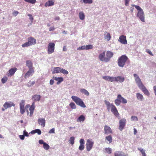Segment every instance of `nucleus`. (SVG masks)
Here are the masks:
<instances>
[{
	"mask_svg": "<svg viewBox=\"0 0 156 156\" xmlns=\"http://www.w3.org/2000/svg\"><path fill=\"white\" fill-rule=\"evenodd\" d=\"M135 77V80L139 87L142 91L144 94L148 96L150 95V93L145 87L143 85L140 79L137 75L136 74H133Z\"/></svg>",
	"mask_w": 156,
	"mask_h": 156,
	"instance_id": "nucleus-1",
	"label": "nucleus"
},
{
	"mask_svg": "<svg viewBox=\"0 0 156 156\" xmlns=\"http://www.w3.org/2000/svg\"><path fill=\"white\" fill-rule=\"evenodd\" d=\"M132 6L134 7L138 10L136 16L142 22H144V14L143 10L139 6L132 5Z\"/></svg>",
	"mask_w": 156,
	"mask_h": 156,
	"instance_id": "nucleus-2",
	"label": "nucleus"
},
{
	"mask_svg": "<svg viewBox=\"0 0 156 156\" xmlns=\"http://www.w3.org/2000/svg\"><path fill=\"white\" fill-rule=\"evenodd\" d=\"M128 59V58L125 55H122L118 59V65L120 67H123Z\"/></svg>",
	"mask_w": 156,
	"mask_h": 156,
	"instance_id": "nucleus-3",
	"label": "nucleus"
},
{
	"mask_svg": "<svg viewBox=\"0 0 156 156\" xmlns=\"http://www.w3.org/2000/svg\"><path fill=\"white\" fill-rule=\"evenodd\" d=\"M71 98L73 101L78 105H79L83 108L86 107V105L84 104L82 100L79 98L75 96H72Z\"/></svg>",
	"mask_w": 156,
	"mask_h": 156,
	"instance_id": "nucleus-4",
	"label": "nucleus"
},
{
	"mask_svg": "<svg viewBox=\"0 0 156 156\" xmlns=\"http://www.w3.org/2000/svg\"><path fill=\"white\" fill-rule=\"evenodd\" d=\"M127 102V100L119 94L118 95L117 98L115 101V104L117 106L119 105L121 103L125 104Z\"/></svg>",
	"mask_w": 156,
	"mask_h": 156,
	"instance_id": "nucleus-5",
	"label": "nucleus"
},
{
	"mask_svg": "<svg viewBox=\"0 0 156 156\" xmlns=\"http://www.w3.org/2000/svg\"><path fill=\"white\" fill-rule=\"evenodd\" d=\"M36 43V39L33 37H30L28 38V41L22 45L23 48L28 47L30 46L33 45Z\"/></svg>",
	"mask_w": 156,
	"mask_h": 156,
	"instance_id": "nucleus-6",
	"label": "nucleus"
},
{
	"mask_svg": "<svg viewBox=\"0 0 156 156\" xmlns=\"http://www.w3.org/2000/svg\"><path fill=\"white\" fill-rule=\"evenodd\" d=\"M55 44L54 43L51 42L49 43L48 47V53L51 54L54 52Z\"/></svg>",
	"mask_w": 156,
	"mask_h": 156,
	"instance_id": "nucleus-7",
	"label": "nucleus"
},
{
	"mask_svg": "<svg viewBox=\"0 0 156 156\" xmlns=\"http://www.w3.org/2000/svg\"><path fill=\"white\" fill-rule=\"evenodd\" d=\"M94 144V142L92 141L91 140L88 139L87 140L86 148L87 151H90L92 149Z\"/></svg>",
	"mask_w": 156,
	"mask_h": 156,
	"instance_id": "nucleus-8",
	"label": "nucleus"
},
{
	"mask_svg": "<svg viewBox=\"0 0 156 156\" xmlns=\"http://www.w3.org/2000/svg\"><path fill=\"white\" fill-rule=\"evenodd\" d=\"M15 104L11 101L6 102L4 104V108H2V111H4L5 109H7V108H10L12 106H15Z\"/></svg>",
	"mask_w": 156,
	"mask_h": 156,
	"instance_id": "nucleus-9",
	"label": "nucleus"
},
{
	"mask_svg": "<svg viewBox=\"0 0 156 156\" xmlns=\"http://www.w3.org/2000/svg\"><path fill=\"white\" fill-rule=\"evenodd\" d=\"M126 123V120L125 119H121L119 121V129L122 131L124 128Z\"/></svg>",
	"mask_w": 156,
	"mask_h": 156,
	"instance_id": "nucleus-10",
	"label": "nucleus"
},
{
	"mask_svg": "<svg viewBox=\"0 0 156 156\" xmlns=\"http://www.w3.org/2000/svg\"><path fill=\"white\" fill-rule=\"evenodd\" d=\"M111 112L115 116L118 117L119 116V114L116 107L112 104H111Z\"/></svg>",
	"mask_w": 156,
	"mask_h": 156,
	"instance_id": "nucleus-11",
	"label": "nucleus"
},
{
	"mask_svg": "<svg viewBox=\"0 0 156 156\" xmlns=\"http://www.w3.org/2000/svg\"><path fill=\"white\" fill-rule=\"evenodd\" d=\"M29 108V110L30 111V115H32L34 113V111L35 109V103L33 102L32 103L31 105L30 106V105L28 104L26 105V108H29Z\"/></svg>",
	"mask_w": 156,
	"mask_h": 156,
	"instance_id": "nucleus-12",
	"label": "nucleus"
},
{
	"mask_svg": "<svg viewBox=\"0 0 156 156\" xmlns=\"http://www.w3.org/2000/svg\"><path fill=\"white\" fill-rule=\"evenodd\" d=\"M113 53L111 51H107L106 53V57L105 60L107 62H109L111 58L113 57Z\"/></svg>",
	"mask_w": 156,
	"mask_h": 156,
	"instance_id": "nucleus-13",
	"label": "nucleus"
},
{
	"mask_svg": "<svg viewBox=\"0 0 156 156\" xmlns=\"http://www.w3.org/2000/svg\"><path fill=\"white\" fill-rule=\"evenodd\" d=\"M17 70V69L16 67L12 68L10 69L9 71V73L7 74V76H13L14 75Z\"/></svg>",
	"mask_w": 156,
	"mask_h": 156,
	"instance_id": "nucleus-14",
	"label": "nucleus"
},
{
	"mask_svg": "<svg viewBox=\"0 0 156 156\" xmlns=\"http://www.w3.org/2000/svg\"><path fill=\"white\" fill-rule=\"evenodd\" d=\"M119 41L122 44H125L127 43L126 37L124 35L121 36L119 38Z\"/></svg>",
	"mask_w": 156,
	"mask_h": 156,
	"instance_id": "nucleus-15",
	"label": "nucleus"
},
{
	"mask_svg": "<svg viewBox=\"0 0 156 156\" xmlns=\"http://www.w3.org/2000/svg\"><path fill=\"white\" fill-rule=\"evenodd\" d=\"M105 134H108L112 133V131L110 127L107 125H105L104 127Z\"/></svg>",
	"mask_w": 156,
	"mask_h": 156,
	"instance_id": "nucleus-16",
	"label": "nucleus"
},
{
	"mask_svg": "<svg viewBox=\"0 0 156 156\" xmlns=\"http://www.w3.org/2000/svg\"><path fill=\"white\" fill-rule=\"evenodd\" d=\"M34 69H30L25 74V78H27L30 76H32L34 73Z\"/></svg>",
	"mask_w": 156,
	"mask_h": 156,
	"instance_id": "nucleus-17",
	"label": "nucleus"
},
{
	"mask_svg": "<svg viewBox=\"0 0 156 156\" xmlns=\"http://www.w3.org/2000/svg\"><path fill=\"white\" fill-rule=\"evenodd\" d=\"M105 51H104L102 53L100 54L98 58L99 59L102 61L107 62L105 60L106 57H105Z\"/></svg>",
	"mask_w": 156,
	"mask_h": 156,
	"instance_id": "nucleus-18",
	"label": "nucleus"
},
{
	"mask_svg": "<svg viewBox=\"0 0 156 156\" xmlns=\"http://www.w3.org/2000/svg\"><path fill=\"white\" fill-rule=\"evenodd\" d=\"M38 123L40 125L44 127L45 126V120L44 118H40L38 119Z\"/></svg>",
	"mask_w": 156,
	"mask_h": 156,
	"instance_id": "nucleus-19",
	"label": "nucleus"
},
{
	"mask_svg": "<svg viewBox=\"0 0 156 156\" xmlns=\"http://www.w3.org/2000/svg\"><path fill=\"white\" fill-rule=\"evenodd\" d=\"M114 156H128L127 154L121 151H117L114 153Z\"/></svg>",
	"mask_w": 156,
	"mask_h": 156,
	"instance_id": "nucleus-20",
	"label": "nucleus"
},
{
	"mask_svg": "<svg viewBox=\"0 0 156 156\" xmlns=\"http://www.w3.org/2000/svg\"><path fill=\"white\" fill-rule=\"evenodd\" d=\"M41 96L40 95L36 94L33 96L32 99L34 101L36 102L40 101Z\"/></svg>",
	"mask_w": 156,
	"mask_h": 156,
	"instance_id": "nucleus-21",
	"label": "nucleus"
},
{
	"mask_svg": "<svg viewBox=\"0 0 156 156\" xmlns=\"http://www.w3.org/2000/svg\"><path fill=\"white\" fill-rule=\"evenodd\" d=\"M53 79L56 80L57 81V84H60L61 82L63 81V79L62 77H53Z\"/></svg>",
	"mask_w": 156,
	"mask_h": 156,
	"instance_id": "nucleus-22",
	"label": "nucleus"
},
{
	"mask_svg": "<svg viewBox=\"0 0 156 156\" xmlns=\"http://www.w3.org/2000/svg\"><path fill=\"white\" fill-rule=\"evenodd\" d=\"M55 0H48L47 2L45 3V6H50L54 5Z\"/></svg>",
	"mask_w": 156,
	"mask_h": 156,
	"instance_id": "nucleus-23",
	"label": "nucleus"
},
{
	"mask_svg": "<svg viewBox=\"0 0 156 156\" xmlns=\"http://www.w3.org/2000/svg\"><path fill=\"white\" fill-rule=\"evenodd\" d=\"M115 82H119L120 83L123 82L125 80L124 77L120 76L115 77Z\"/></svg>",
	"mask_w": 156,
	"mask_h": 156,
	"instance_id": "nucleus-24",
	"label": "nucleus"
},
{
	"mask_svg": "<svg viewBox=\"0 0 156 156\" xmlns=\"http://www.w3.org/2000/svg\"><path fill=\"white\" fill-rule=\"evenodd\" d=\"M27 66L29 69H33V64L31 61L30 60H27L26 62Z\"/></svg>",
	"mask_w": 156,
	"mask_h": 156,
	"instance_id": "nucleus-25",
	"label": "nucleus"
},
{
	"mask_svg": "<svg viewBox=\"0 0 156 156\" xmlns=\"http://www.w3.org/2000/svg\"><path fill=\"white\" fill-rule=\"evenodd\" d=\"M61 68L60 67H56L54 68L53 71L52 72L53 74L57 73H61Z\"/></svg>",
	"mask_w": 156,
	"mask_h": 156,
	"instance_id": "nucleus-26",
	"label": "nucleus"
},
{
	"mask_svg": "<svg viewBox=\"0 0 156 156\" xmlns=\"http://www.w3.org/2000/svg\"><path fill=\"white\" fill-rule=\"evenodd\" d=\"M85 117L83 115H81L78 118L76 121L77 122H83L85 120Z\"/></svg>",
	"mask_w": 156,
	"mask_h": 156,
	"instance_id": "nucleus-27",
	"label": "nucleus"
},
{
	"mask_svg": "<svg viewBox=\"0 0 156 156\" xmlns=\"http://www.w3.org/2000/svg\"><path fill=\"white\" fill-rule=\"evenodd\" d=\"M105 33L106 34V35L105 37V39H106L107 41H109L111 37L110 33L107 32H105Z\"/></svg>",
	"mask_w": 156,
	"mask_h": 156,
	"instance_id": "nucleus-28",
	"label": "nucleus"
},
{
	"mask_svg": "<svg viewBox=\"0 0 156 156\" xmlns=\"http://www.w3.org/2000/svg\"><path fill=\"white\" fill-rule=\"evenodd\" d=\"M136 96L138 100L140 101H142L144 99V97L142 94L139 93L136 94Z\"/></svg>",
	"mask_w": 156,
	"mask_h": 156,
	"instance_id": "nucleus-29",
	"label": "nucleus"
},
{
	"mask_svg": "<svg viewBox=\"0 0 156 156\" xmlns=\"http://www.w3.org/2000/svg\"><path fill=\"white\" fill-rule=\"evenodd\" d=\"M79 17L80 19L81 20H84L85 16L84 13L82 12H79Z\"/></svg>",
	"mask_w": 156,
	"mask_h": 156,
	"instance_id": "nucleus-30",
	"label": "nucleus"
},
{
	"mask_svg": "<svg viewBox=\"0 0 156 156\" xmlns=\"http://www.w3.org/2000/svg\"><path fill=\"white\" fill-rule=\"evenodd\" d=\"M36 133H37L38 135H40L41 132L40 130L38 129H36L31 131V133L32 134H34Z\"/></svg>",
	"mask_w": 156,
	"mask_h": 156,
	"instance_id": "nucleus-31",
	"label": "nucleus"
},
{
	"mask_svg": "<svg viewBox=\"0 0 156 156\" xmlns=\"http://www.w3.org/2000/svg\"><path fill=\"white\" fill-rule=\"evenodd\" d=\"M80 91L81 93H83L87 96H88L89 95V92L85 89H81Z\"/></svg>",
	"mask_w": 156,
	"mask_h": 156,
	"instance_id": "nucleus-32",
	"label": "nucleus"
},
{
	"mask_svg": "<svg viewBox=\"0 0 156 156\" xmlns=\"http://www.w3.org/2000/svg\"><path fill=\"white\" fill-rule=\"evenodd\" d=\"M106 139L108 140L109 143H111L112 142V137L111 135H109L105 137Z\"/></svg>",
	"mask_w": 156,
	"mask_h": 156,
	"instance_id": "nucleus-33",
	"label": "nucleus"
},
{
	"mask_svg": "<svg viewBox=\"0 0 156 156\" xmlns=\"http://www.w3.org/2000/svg\"><path fill=\"white\" fill-rule=\"evenodd\" d=\"M75 138L73 136H72L70 137L69 141L72 145H73L74 143Z\"/></svg>",
	"mask_w": 156,
	"mask_h": 156,
	"instance_id": "nucleus-34",
	"label": "nucleus"
},
{
	"mask_svg": "<svg viewBox=\"0 0 156 156\" xmlns=\"http://www.w3.org/2000/svg\"><path fill=\"white\" fill-rule=\"evenodd\" d=\"M69 106L72 109H75L76 108V105L73 102H71L69 104Z\"/></svg>",
	"mask_w": 156,
	"mask_h": 156,
	"instance_id": "nucleus-35",
	"label": "nucleus"
},
{
	"mask_svg": "<svg viewBox=\"0 0 156 156\" xmlns=\"http://www.w3.org/2000/svg\"><path fill=\"white\" fill-rule=\"evenodd\" d=\"M105 102L107 107V109L109 110L110 108L111 107V104H110V103L109 101L106 100L105 101Z\"/></svg>",
	"mask_w": 156,
	"mask_h": 156,
	"instance_id": "nucleus-36",
	"label": "nucleus"
},
{
	"mask_svg": "<svg viewBox=\"0 0 156 156\" xmlns=\"http://www.w3.org/2000/svg\"><path fill=\"white\" fill-rule=\"evenodd\" d=\"M105 150L106 151V152L108 154H110L112 153V150L110 148H105Z\"/></svg>",
	"mask_w": 156,
	"mask_h": 156,
	"instance_id": "nucleus-37",
	"label": "nucleus"
},
{
	"mask_svg": "<svg viewBox=\"0 0 156 156\" xmlns=\"http://www.w3.org/2000/svg\"><path fill=\"white\" fill-rule=\"evenodd\" d=\"M8 80V78L6 76H4L1 80L2 83H5Z\"/></svg>",
	"mask_w": 156,
	"mask_h": 156,
	"instance_id": "nucleus-38",
	"label": "nucleus"
},
{
	"mask_svg": "<svg viewBox=\"0 0 156 156\" xmlns=\"http://www.w3.org/2000/svg\"><path fill=\"white\" fill-rule=\"evenodd\" d=\"M26 2L32 4H35L36 2V0H24Z\"/></svg>",
	"mask_w": 156,
	"mask_h": 156,
	"instance_id": "nucleus-39",
	"label": "nucleus"
},
{
	"mask_svg": "<svg viewBox=\"0 0 156 156\" xmlns=\"http://www.w3.org/2000/svg\"><path fill=\"white\" fill-rule=\"evenodd\" d=\"M61 73L65 75H67L68 74V72L67 71L63 68H61Z\"/></svg>",
	"mask_w": 156,
	"mask_h": 156,
	"instance_id": "nucleus-40",
	"label": "nucleus"
},
{
	"mask_svg": "<svg viewBox=\"0 0 156 156\" xmlns=\"http://www.w3.org/2000/svg\"><path fill=\"white\" fill-rule=\"evenodd\" d=\"M25 101L22 100L20 103V107H24Z\"/></svg>",
	"mask_w": 156,
	"mask_h": 156,
	"instance_id": "nucleus-41",
	"label": "nucleus"
},
{
	"mask_svg": "<svg viewBox=\"0 0 156 156\" xmlns=\"http://www.w3.org/2000/svg\"><path fill=\"white\" fill-rule=\"evenodd\" d=\"M43 147L46 150H48L50 147L49 145L45 143H44L43 145Z\"/></svg>",
	"mask_w": 156,
	"mask_h": 156,
	"instance_id": "nucleus-42",
	"label": "nucleus"
},
{
	"mask_svg": "<svg viewBox=\"0 0 156 156\" xmlns=\"http://www.w3.org/2000/svg\"><path fill=\"white\" fill-rule=\"evenodd\" d=\"M20 113L23 114L25 112L24 107H20Z\"/></svg>",
	"mask_w": 156,
	"mask_h": 156,
	"instance_id": "nucleus-43",
	"label": "nucleus"
},
{
	"mask_svg": "<svg viewBox=\"0 0 156 156\" xmlns=\"http://www.w3.org/2000/svg\"><path fill=\"white\" fill-rule=\"evenodd\" d=\"M85 49L89 50L90 49H91L93 48V46L92 45H88L85 46Z\"/></svg>",
	"mask_w": 156,
	"mask_h": 156,
	"instance_id": "nucleus-44",
	"label": "nucleus"
},
{
	"mask_svg": "<svg viewBox=\"0 0 156 156\" xmlns=\"http://www.w3.org/2000/svg\"><path fill=\"white\" fill-rule=\"evenodd\" d=\"M109 81L111 82H115V77L110 76Z\"/></svg>",
	"mask_w": 156,
	"mask_h": 156,
	"instance_id": "nucleus-45",
	"label": "nucleus"
},
{
	"mask_svg": "<svg viewBox=\"0 0 156 156\" xmlns=\"http://www.w3.org/2000/svg\"><path fill=\"white\" fill-rule=\"evenodd\" d=\"M131 120L132 121H137L138 120L137 117L135 116H132L131 117Z\"/></svg>",
	"mask_w": 156,
	"mask_h": 156,
	"instance_id": "nucleus-46",
	"label": "nucleus"
},
{
	"mask_svg": "<svg viewBox=\"0 0 156 156\" xmlns=\"http://www.w3.org/2000/svg\"><path fill=\"white\" fill-rule=\"evenodd\" d=\"M138 150L140 151L142 155L146 154L145 151L143 149L141 148H138Z\"/></svg>",
	"mask_w": 156,
	"mask_h": 156,
	"instance_id": "nucleus-47",
	"label": "nucleus"
},
{
	"mask_svg": "<svg viewBox=\"0 0 156 156\" xmlns=\"http://www.w3.org/2000/svg\"><path fill=\"white\" fill-rule=\"evenodd\" d=\"M109 78L110 76H105L102 77L103 79L106 81H109V79H110Z\"/></svg>",
	"mask_w": 156,
	"mask_h": 156,
	"instance_id": "nucleus-48",
	"label": "nucleus"
},
{
	"mask_svg": "<svg viewBox=\"0 0 156 156\" xmlns=\"http://www.w3.org/2000/svg\"><path fill=\"white\" fill-rule=\"evenodd\" d=\"M84 148V145L80 144L79 147V149L81 151L83 150Z\"/></svg>",
	"mask_w": 156,
	"mask_h": 156,
	"instance_id": "nucleus-49",
	"label": "nucleus"
},
{
	"mask_svg": "<svg viewBox=\"0 0 156 156\" xmlns=\"http://www.w3.org/2000/svg\"><path fill=\"white\" fill-rule=\"evenodd\" d=\"M28 16L29 17V19L30 20L31 22H33L34 18L30 14H28Z\"/></svg>",
	"mask_w": 156,
	"mask_h": 156,
	"instance_id": "nucleus-50",
	"label": "nucleus"
},
{
	"mask_svg": "<svg viewBox=\"0 0 156 156\" xmlns=\"http://www.w3.org/2000/svg\"><path fill=\"white\" fill-rule=\"evenodd\" d=\"M55 128H53L52 129H51L48 132V133H55Z\"/></svg>",
	"mask_w": 156,
	"mask_h": 156,
	"instance_id": "nucleus-51",
	"label": "nucleus"
},
{
	"mask_svg": "<svg viewBox=\"0 0 156 156\" xmlns=\"http://www.w3.org/2000/svg\"><path fill=\"white\" fill-rule=\"evenodd\" d=\"M85 46H82L78 48L77 49L78 50H81L85 49Z\"/></svg>",
	"mask_w": 156,
	"mask_h": 156,
	"instance_id": "nucleus-52",
	"label": "nucleus"
},
{
	"mask_svg": "<svg viewBox=\"0 0 156 156\" xmlns=\"http://www.w3.org/2000/svg\"><path fill=\"white\" fill-rule=\"evenodd\" d=\"M35 83V82L34 81H33L32 82H29L28 83V86L30 87L33 85Z\"/></svg>",
	"mask_w": 156,
	"mask_h": 156,
	"instance_id": "nucleus-53",
	"label": "nucleus"
},
{
	"mask_svg": "<svg viewBox=\"0 0 156 156\" xmlns=\"http://www.w3.org/2000/svg\"><path fill=\"white\" fill-rule=\"evenodd\" d=\"M80 144L84 145V141L83 139H81L80 140Z\"/></svg>",
	"mask_w": 156,
	"mask_h": 156,
	"instance_id": "nucleus-54",
	"label": "nucleus"
},
{
	"mask_svg": "<svg viewBox=\"0 0 156 156\" xmlns=\"http://www.w3.org/2000/svg\"><path fill=\"white\" fill-rule=\"evenodd\" d=\"M19 12L18 11H14L13 13L12 14L13 15L15 16H16L18 14Z\"/></svg>",
	"mask_w": 156,
	"mask_h": 156,
	"instance_id": "nucleus-55",
	"label": "nucleus"
},
{
	"mask_svg": "<svg viewBox=\"0 0 156 156\" xmlns=\"http://www.w3.org/2000/svg\"><path fill=\"white\" fill-rule=\"evenodd\" d=\"M23 134L24 136H29V135L28 134V133L26 130L23 131Z\"/></svg>",
	"mask_w": 156,
	"mask_h": 156,
	"instance_id": "nucleus-56",
	"label": "nucleus"
},
{
	"mask_svg": "<svg viewBox=\"0 0 156 156\" xmlns=\"http://www.w3.org/2000/svg\"><path fill=\"white\" fill-rule=\"evenodd\" d=\"M130 0H125V5L126 6H128L129 5V2Z\"/></svg>",
	"mask_w": 156,
	"mask_h": 156,
	"instance_id": "nucleus-57",
	"label": "nucleus"
},
{
	"mask_svg": "<svg viewBox=\"0 0 156 156\" xmlns=\"http://www.w3.org/2000/svg\"><path fill=\"white\" fill-rule=\"evenodd\" d=\"M146 52L148 53L150 55L152 56H153V54H152V52L149 49H147Z\"/></svg>",
	"mask_w": 156,
	"mask_h": 156,
	"instance_id": "nucleus-58",
	"label": "nucleus"
},
{
	"mask_svg": "<svg viewBox=\"0 0 156 156\" xmlns=\"http://www.w3.org/2000/svg\"><path fill=\"white\" fill-rule=\"evenodd\" d=\"M54 83V81L53 80L51 79L50 80V85H52Z\"/></svg>",
	"mask_w": 156,
	"mask_h": 156,
	"instance_id": "nucleus-59",
	"label": "nucleus"
},
{
	"mask_svg": "<svg viewBox=\"0 0 156 156\" xmlns=\"http://www.w3.org/2000/svg\"><path fill=\"white\" fill-rule=\"evenodd\" d=\"M24 136L23 135H20L19 137L20 139L21 140H23L24 139Z\"/></svg>",
	"mask_w": 156,
	"mask_h": 156,
	"instance_id": "nucleus-60",
	"label": "nucleus"
},
{
	"mask_svg": "<svg viewBox=\"0 0 156 156\" xmlns=\"http://www.w3.org/2000/svg\"><path fill=\"white\" fill-rule=\"evenodd\" d=\"M39 143L40 144H44V141L43 140H39Z\"/></svg>",
	"mask_w": 156,
	"mask_h": 156,
	"instance_id": "nucleus-61",
	"label": "nucleus"
},
{
	"mask_svg": "<svg viewBox=\"0 0 156 156\" xmlns=\"http://www.w3.org/2000/svg\"><path fill=\"white\" fill-rule=\"evenodd\" d=\"M54 29L55 28L54 27H51L49 28V30L50 31H53Z\"/></svg>",
	"mask_w": 156,
	"mask_h": 156,
	"instance_id": "nucleus-62",
	"label": "nucleus"
},
{
	"mask_svg": "<svg viewBox=\"0 0 156 156\" xmlns=\"http://www.w3.org/2000/svg\"><path fill=\"white\" fill-rule=\"evenodd\" d=\"M67 50V48H66V47L65 46L63 47V51H66Z\"/></svg>",
	"mask_w": 156,
	"mask_h": 156,
	"instance_id": "nucleus-63",
	"label": "nucleus"
},
{
	"mask_svg": "<svg viewBox=\"0 0 156 156\" xmlns=\"http://www.w3.org/2000/svg\"><path fill=\"white\" fill-rule=\"evenodd\" d=\"M137 133V131L135 128L134 129V134L136 135Z\"/></svg>",
	"mask_w": 156,
	"mask_h": 156,
	"instance_id": "nucleus-64",
	"label": "nucleus"
}]
</instances>
